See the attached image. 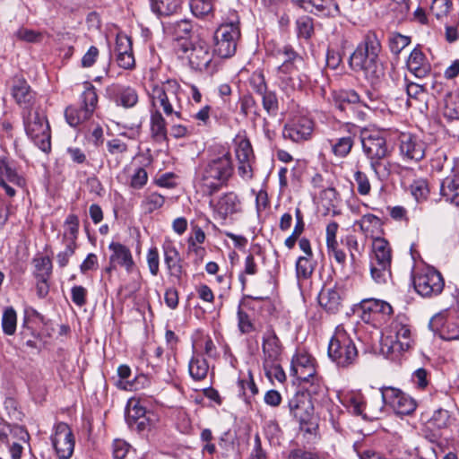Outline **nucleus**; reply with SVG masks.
<instances>
[{"instance_id":"1","label":"nucleus","mask_w":459,"mask_h":459,"mask_svg":"<svg viewBox=\"0 0 459 459\" xmlns=\"http://www.w3.org/2000/svg\"><path fill=\"white\" fill-rule=\"evenodd\" d=\"M381 51V41L376 31H367L349 57L350 68L362 73L372 85L378 83L385 76V67L380 59Z\"/></svg>"},{"instance_id":"2","label":"nucleus","mask_w":459,"mask_h":459,"mask_svg":"<svg viewBox=\"0 0 459 459\" xmlns=\"http://www.w3.org/2000/svg\"><path fill=\"white\" fill-rule=\"evenodd\" d=\"M233 170L230 152L222 149L211 154L196 171V181L203 194L212 196L226 186Z\"/></svg>"},{"instance_id":"3","label":"nucleus","mask_w":459,"mask_h":459,"mask_svg":"<svg viewBox=\"0 0 459 459\" xmlns=\"http://www.w3.org/2000/svg\"><path fill=\"white\" fill-rule=\"evenodd\" d=\"M361 144L376 177L381 181L388 179L394 164L387 160L391 151L384 134L379 131L366 130L361 134Z\"/></svg>"},{"instance_id":"4","label":"nucleus","mask_w":459,"mask_h":459,"mask_svg":"<svg viewBox=\"0 0 459 459\" xmlns=\"http://www.w3.org/2000/svg\"><path fill=\"white\" fill-rule=\"evenodd\" d=\"M327 353L330 359L341 368H348L357 361V347L342 325L335 328L328 344Z\"/></svg>"},{"instance_id":"5","label":"nucleus","mask_w":459,"mask_h":459,"mask_svg":"<svg viewBox=\"0 0 459 459\" xmlns=\"http://www.w3.org/2000/svg\"><path fill=\"white\" fill-rule=\"evenodd\" d=\"M180 85L176 80H167L160 84H153L149 96L153 109L162 108L167 117L176 116L180 118L178 91Z\"/></svg>"},{"instance_id":"6","label":"nucleus","mask_w":459,"mask_h":459,"mask_svg":"<svg viewBox=\"0 0 459 459\" xmlns=\"http://www.w3.org/2000/svg\"><path fill=\"white\" fill-rule=\"evenodd\" d=\"M411 277L415 290L424 298L439 295L445 286L441 273L423 260L420 264L413 265Z\"/></svg>"},{"instance_id":"7","label":"nucleus","mask_w":459,"mask_h":459,"mask_svg":"<svg viewBox=\"0 0 459 459\" xmlns=\"http://www.w3.org/2000/svg\"><path fill=\"white\" fill-rule=\"evenodd\" d=\"M182 50L189 52L188 64L193 70L212 74L217 71L219 59L213 50L211 51L209 43L204 39H196L193 42L182 44Z\"/></svg>"},{"instance_id":"8","label":"nucleus","mask_w":459,"mask_h":459,"mask_svg":"<svg viewBox=\"0 0 459 459\" xmlns=\"http://www.w3.org/2000/svg\"><path fill=\"white\" fill-rule=\"evenodd\" d=\"M26 134L45 153L51 151V132L46 115L41 110H28L23 113Z\"/></svg>"},{"instance_id":"9","label":"nucleus","mask_w":459,"mask_h":459,"mask_svg":"<svg viewBox=\"0 0 459 459\" xmlns=\"http://www.w3.org/2000/svg\"><path fill=\"white\" fill-rule=\"evenodd\" d=\"M377 399V407L371 410L375 415L381 414L385 405L392 407L395 413L400 415H409L417 407L416 402L411 396L391 386L382 387Z\"/></svg>"},{"instance_id":"10","label":"nucleus","mask_w":459,"mask_h":459,"mask_svg":"<svg viewBox=\"0 0 459 459\" xmlns=\"http://www.w3.org/2000/svg\"><path fill=\"white\" fill-rule=\"evenodd\" d=\"M240 37L238 21L221 24L214 32L213 52L217 58L231 57L237 50Z\"/></svg>"},{"instance_id":"11","label":"nucleus","mask_w":459,"mask_h":459,"mask_svg":"<svg viewBox=\"0 0 459 459\" xmlns=\"http://www.w3.org/2000/svg\"><path fill=\"white\" fill-rule=\"evenodd\" d=\"M80 100V107L71 105L65 110L66 122L73 127L88 120L93 114L98 103V95L94 86L90 83L87 84Z\"/></svg>"},{"instance_id":"12","label":"nucleus","mask_w":459,"mask_h":459,"mask_svg":"<svg viewBox=\"0 0 459 459\" xmlns=\"http://www.w3.org/2000/svg\"><path fill=\"white\" fill-rule=\"evenodd\" d=\"M14 186L23 188L26 179L22 173L17 161L6 156H0V187L4 190L8 197H14Z\"/></svg>"},{"instance_id":"13","label":"nucleus","mask_w":459,"mask_h":459,"mask_svg":"<svg viewBox=\"0 0 459 459\" xmlns=\"http://www.w3.org/2000/svg\"><path fill=\"white\" fill-rule=\"evenodd\" d=\"M413 342L411 326L400 319L390 325V333L382 341V347L387 352L400 354L409 350Z\"/></svg>"},{"instance_id":"14","label":"nucleus","mask_w":459,"mask_h":459,"mask_svg":"<svg viewBox=\"0 0 459 459\" xmlns=\"http://www.w3.org/2000/svg\"><path fill=\"white\" fill-rule=\"evenodd\" d=\"M52 446L59 459H70L74 449V437L65 422H58L54 429V434L51 437Z\"/></svg>"},{"instance_id":"15","label":"nucleus","mask_w":459,"mask_h":459,"mask_svg":"<svg viewBox=\"0 0 459 459\" xmlns=\"http://www.w3.org/2000/svg\"><path fill=\"white\" fill-rule=\"evenodd\" d=\"M303 63L292 62L281 64L277 67L276 76L283 90L295 91L303 87L307 76L299 71Z\"/></svg>"},{"instance_id":"16","label":"nucleus","mask_w":459,"mask_h":459,"mask_svg":"<svg viewBox=\"0 0 459 459\" xmlns=\"http://www.w3.org/2000/svg\"><path fill=\"white\" fill-rule=\"evenodd\" d=\"M210 206L216 216L223 221L242 211L241 201L234 192H227L221 195L216 202L210 201Z\"/></svg>"},{"instance_id":"17","label":"nucleus","mask_w":459,"mask_h":459,"mask_svg":"<svg viewBox=\"0 0 459 459\" xmlns=\"http://www.w3.org/2000/svg\"><path fill=\"white\" fill-rule=\"evenodd\" d=\"M400 153L403 159L419 161L425 156L426 144L411 134H402L399 138Z\"/></svg>"},{"instance_id":"18","label":"nucleus","mask_w":459,"mask_h":459,"mask_svg":"<svg viewBox=\"0 0 459 459\" xmlns=\"http://www.w3.org/2000/svg\"><path fill=\"white\" fill-rule=\"evenodd\" d=\"M313 128L314 123L310 118L300 117L284 126L282 135L285 139L299 143L307 140L312 134Z\"/></svg>"},{"instance_id":"19","label":"nucleus","mask_w":459,"mask_h":459,"mask_svg":"<svg viewBox=\"0 0 459 459\" xmlns=\"http://www.w3.org/2000/svg\"><path fill=\"white\" fill-rule=\"evenodd\" d=\"M290 371L300 382L309 381L316 374L315 359L307 353H297L292 358Z\"/></svg>"},{"instance_id":"20","label":"nucleus","mask_w":459,"mask_h":459,"mask_svg":"<svg viewBox=\"0 0 459 459\" xmlns=\"http://www.w3.org/2000/svg\"><path fill=\"white\" fill-rule=\"evenodd\" d=\"M290 414L300 424L307 423L311 416L313 407L305 393H296L289 401Z\"/></svg>"},{"instance_id":"21","label":"nucleus","mask_w":459,"mask_h":459,"mask_svg":"<svg viewBox=\"0 0 459 459\" xmlns=\"http://www.w3.org/2000/svg\"><path fill=\"white\" fill-rule=\"evenodd\" d=\"M263 363L272 365L273 362H279L281 356L282 346L273 329L267 330L263 336Z\"/></svg>"},{"instance_id":"22","label":"nucleus","mask_w":459,"mask_h":459,"mask_svg":"<svg viewBox=\"0 0 459 459\" xmlns=\"http://www.w3.org/2000/svg\"><path fill=\"white\" fill-rule=\"evenodd\" d=\"M440 195L446 202L459 207V171L452 169V173L440 184Z\"/></svg>"},{"instance_id":"23","label":"nucleus","mask_w":459,"mask_h":459,"mask_svg":"<svg viewBox=\"0 0 459 459\" xmlns=\"http://www.w3.org/2000/svg\"><path fill=\"white\" fill-rule=\"evenodd\" d=\"M406 65L409 71L418 78L426 77L431 71V65L419 46L411 52Z\"/></svg>"},{"instance_id":"24","label":"nucleus","mask_w":459,"mask_h":459,"mask_svg":"<svg viewBox=\"0 0 459 459\" xmlns=\"http://www.w3.org/2000/svg\"><path fill=\"white\" fill-rule=\"evenodd\" d=\"M345 405L356 415H362L364 418H377L379 414H373L371 410L377 405L368 404L359 393H351L344 398Z\"/></svg>"},{"instance_id":"25","label":"nucleus","mask_w":459,"mask_h":459,"mask_svg":"<svg viewBox=\"0 0 459 459\" xmlns=\"http://www.w3.org/2000/svg\"><path fill=\"white\" fill-rule=\"evenodd\" d=\"M362 309L364 313H368L372 316L373 320L380 319L385 321L393 314L392 306L379 299H368L362 301Z\"/></svg>"},{"instance_id":"26","label":"nucleus","mask_w":459,"mask_h":459,"mask_svg":"<svg viewBox=\"0 0 459 459\" xmlns=\"http://www.w3.org/2000/svg\"><path fill=\"white\" fill-rule=\"evenodd\" d=\"M318 302L326 312L336 314L342 307L341 291L334 288L323 289L318 295Z\"/></svg>"},{"instance_id":"27","label":"nucleus","mask_w":459,"mask_h":459,"mask_svg":"<svg viewBox=\"0 0 459 459\" xmlns=\"http://www.w3.org/2000/svg\"><path fill=\"white\" fill-rule=\"evenodd\" d=\"M12 95L19 105L27 108L33 100V92L30 85L22 76L16 75L13 78Z\"/></svg>"},{"instance_id":"28","label":"nucleus","mask_w":459,"mask_h":459,"mask_svg":"<svg viewBox=\"0 0 459 459\" xmlns=\"http://www.w3.org/2000/svg\"><path fill=\"white\" fill-rule=\"evenodd\" d=\"M146 409L138 401L130 402L126 411V421L131 428L144 430L148 425Z\"/></svg>"},{"instance_id":"29","label":"nucleus","mask_w":459,"mask_h":459,"mask_svg":"<svg viewBox=\"0 0 459 459\" xmlns=\"http://www.w3.org/2000/svg\"><path fill=\"white\" fill-rule=\"evenodd\" d=\"M369 271L373 281L378 284L391 279V260H370Z\"/></svg>"},{"instance_id":"30","label":"nucleus","mask_w":459,"mask_h":459,"mask_svg":"<svg viewBox=\"0 0 459 459\" xmlns=\"http://www.w3.org/2000/svg\"><path fill=\"white\" fill-rule=\"evenodd\" d=\"M354 225L359 226L361 232H363L367 237L375 238L382 231L381 220L371 213L363 215L360 220L355 222Z\"/></svg>"},{"instance_id":"31","label":"nucleus","mask_w":459,"mask_h":459,"mask_svg":"<svg viewBox=\"0 0 459 459\" xmlns=\"http://www.w3.org/2000/svg\"><path fill=\"white\" fill-rule=\"evenodd\" d=\"M115 100L117 105L124 108H132L138 102L136 91L130 86H114Z\"/></svg>"},{"instance_id":"32","label":"nucleus","mask_w":459,"mask_h":459,"mask_svg":"<svg viewBox=\"0 0 459 459\" xmlns=\"http://www.w3.org/2000/svg\"><path fill=\"white\" fill-rule=\"evenodd\" d=\"M151 133L152 138L157 142H162L167 139V123L160 109L152 111Z\"/></svg>"},{"instance_id":"33","label":"nucleus","mask_w":459,"mask_h":459,"mask_svg":"<svg viewBox=\"0 0 459 459\" xmlns=\"http://www.w3.org/2000/svg\"><path fill=\"white\" fill-rule=\"evenodd\" d=\"M209 371V365L205 359L200 355L192 357L188 363V372L195 381H202L206 378Z\"/></svg>"},{"instance_id":"34","label":"nucleus","mask_w":459,"mask_h":459,"mask_svg":"<svg viewBox=\"0 0 459 459\" xmlns=\"http://www.w3.org/2000/svg\"><path fill=\"white\" fill-rule=\"evenodd\" d=\"M297 38L308 41L315 33L314 19L308 15H302L295 21Z\"/></svg>"},{"instance_id":"35","label":"nucleus","mask_w":459,"mask_h":459,"mask_svg":"<svg viewBox=\"0 0 459 459\" xmlns=\"http://www.w3.org/2000/svg\"><path fill=\"white\" fill-rule=\"evenodd\" d=\"M332 152L338 158L348 156L354 144V136L351 134L330 141Z\"/></svg>"},{"instance_id":"36","label":"nucleus","mask_w":459,"mask_h":459,"mask_svg":"<svg viewBox=\"0 0 459 459\" xmlns=\"http://www.w3.org/2000/svg\"><path fill=\"white\" fill-rule=\"evenodd\" d=\"M181 7V0H153L151 8L160 16H169L176 13Z\"/></svg>"},{"instance_id":"37","label":"nucleus","mask_w":459,"mask_h":459,"mask_svg":"<svg viewBox=\"0 0 459 459\" xmlns=\"http://www.w3.org/2000/svg\"><path fill=\"white\" fill-rule=\"evenodd\" d=\"M443 113L450 120L459 119V91H455L446 93Z\"/></svg>"},{"instance_id":"38","label":"nucleus","mask_w":459,"mask_h":459,"mask_svg":"<svg viewBox=\"0 0 459 459\" xmlns=\"http://www.w3.org/2000/svg\"><path fill=\"white\" fill-rule=\"evenodd\" d=\"M338 223L335 221L330 222L326 227V245L329 251V256L333 255L334 258H345L346 255L342 251L337 250L338 242L336 239V233L338 230Z\"/></svg>"},{"instance_id":"39","label":"nucleus","mask_w":459,"mask_h":459,"mask_svg":"<svg viewBox=\"0 0 459 459\" xmlns=\"http://www.w3.org/2000/svg\"><path fill=\"white\" fill-rule=\"evenodd\" d=\"M410 36L403 35L399 32H392L389 36L388 44L390 51L394 55H399L407 46L411 44Z\"/></svg>"},{"instance_id":"40","label":"nucleus","mask_w":459,"mask_h":459,"mask_svg":"<svg viewBox=\"0 0 459 459\" xmlns=\"http://www.w3.org/2000/svg\"><path fill=\"white\" fill-rule=\"evenodd\" d=\"M300 384H303V389L306 391V395L308 399L309 397H320L325 395V387L316 377V374L314 377H310L309 381H301Z\"/></svg>"},{"instance_id":"41","label":"nucleus","mask_w":459,"mask_h":459,"mask_svg":"<svg viewBox=\"0 0 459 459\" xmlns=\"http://www.w3.org/2000/svg\"><path fill=\"white\" fill-rule=\"evenodd\" d=\"M165 203V197L156 192L146 193L142 202V206L146 212L152 213L161 208Z\"/></svg>"},{"instance_id":"42","label":"nucleus","mask_w":459,"mask_h":459,"mask_svg":"<svg viewBox=\"0 0 459 459\" xmlns=\"http://www.w3.org/2000/svg\"><path fill=\"white\" fill-rule=\"evenodd\" d=\"M17 314L13 307H8L4 310L2 316V328L5 334L13 335L16 331Z\"/></svg>"},{"instance_id":"43","label":"nucleus","mask_w":459,"mask_h":459,"mask_svg":"<svg viewBox=\"0 0 459 459\" xmlns=\"http://www.w3.org/2000/svg\"><path fill=\"white\" fill-rule=\"evenodd\" d=\"M264 109L269 116L274 117L279 110V100L275 91H267L260 95Z\"/></svg>"},{"instance_id":"44","label":"nucleus","mask_w":459,"mask_h":459,"mask_svg":"<svg viewBox=\"0 0 459 459\" xmlns=\"http://www.w3.org/2000/svg\"><path fill=\"white\" fill-rule=\"evenodd\" d=\"M205 239V234L204 230L197 226H194L192 229V234L189 238V250H194L195 255L203 257L204 256V249L198 247L199 244L204 243Z\"/></svg>"},{"instance_id":"45","label":"nucleus","mask_w":459,"mask_h":459,"mask_svg":"<svg viewBox=\"0 0 459 459\" xmlns=\"http://www.w3.org/2000/svg\"><path fill=\"white\" fill-rule=\"evenodd\" d=\"M169 30L176 39H183L190 37L193 25L187 20H180L172 23Z\"/></svg>"},{"instance_id":"46","label":"nucleus","mask_w":459,"mask_h":459,"mask_svg":"<svg viewBox=\"0 0 459 459\" xmlns=\"http://www.w3.org/2000/svg\"><path fill=\"white\" fill-rule=\"evenodd\" d=\"M236 156L238 162L255 160L253 148L249 140L242 139L238 142L236 148Z\"/></svg>"},{"instance_id":"47","label":"nucleus","mask_w":459,"mask_h":459,"mask_svg":"<svg viewBox=\"0 0 459 459\" xmlns=\"http://www.w3.org/2000/svg\"><path fill=\"white\" fill-rule=\"evenodd\" d=\"M52 260H33V274L37 280H49L52 273Z\"/></svg>"},{"instance_id":"48","label":"nucleus","mask_w":459,"mask_h":459,"mask_svg":"<svg viewBox=\"0 0 459 459\" xmlns=\"http://www.w3.org/2000/svg\"><path fill=\"white\" fill-rule=\"evenodd\" d=\"M411 193L418 202L426 200L429 193L428 181L424 178L415 179L411 185Z\"/></svg>"},{"instance_id":"49","label":"nucleus","mask_w":459,"mask_h":459,"mask_svg":"<svg viewBox=\"0 0 459 459\" xmlns=\"http://www.w3.org/2000/svg\"><path fill=\"white\" fill-rule=\"evenodd\" d=\"M372 250L375 258H391V247L389 243L378 236L373 238Z\"/></svg>"},{"instance_id":"50","label":"nucleus","mask_w":459,"mask_h":459,"mask_svg":"<svg viewBox=\"0 0 459 459\" xmlns=\"http://www.w3.org/2000/svg\"><path fill=\"white\" fill-rule=\"evenodd\" d=\"M276 56L282 58V64L292 62L304 63L302 56L290 45H284L278 48Z\"/></svg>"},{"instance_id":"51","label":"nucleus","mask_w":459,"mask_h":459,"mask_svg":"<svg viewBox=\"0 0 459 459\" xmlns=\"http://www.w3.org/2000/svg\"><path fill=\"white\" fill-rule=\"evenodd\" d=\"M429 423L439 429H446L451 424V415L448 411L438 409L434 411Z\"/></svg>"},{"instance_id":"52","label":"nucleus","mask_w":459,"mask_h":459,"mask_svg":"<svg viewBox=\"0 0 459 459\" xmlns=\"http://www.w3.org/2000/svg\"><path fill=\"white\" fill-rule=\"evenodd\" d=\"M316 265V260H297L296 273L299 280L307 279L311 276Z\"/></svg>"},{"instance_id":"53","label":"nucleus","mask_w":459,"mask_h":459,"mask_svg":"<svg viewBox=\"0 0 459 459\" xmlns=\"http://www.w3.org/2000/svg\"><path fill=\"white\" fill-rule=\"evenodd\" d=\"M238 326L241 333L248 334L255 331V325L249 315L240 307L238 310Z\"/></svg>"},{"instance_id":"54","label":"nucleus","mask_w":459,"mask_h":459,"mask_svg":"<svg viewBox=\"0 0 459 459\" xmlns=\"http://www.w3.org/2000/svg\"><path fill=\"white\" fill-rule=\"evenodd\" d=\"M107 150L110 155L116 156L117 160H118L127 152L128 146L121 139L114 138L107 142Z\"/></svg>"},{"instance_id":"55","label":"nucleus","mask_w":459,"mask_h":459,"mask_svg":"<svg viewBox=\"0 0 459 459\" xmlns=\"http://www.w3.org/2000/svg\"><path fill=\"white\" fill-rule=\"evenodd\" d=\"M65 237L66 239H73L75 241L79 231V219L75 214H69L65 221Z\"/></svg>"},{"instance_id":"56","label":"nucleus","mask_w":459,"mask_h":459,"mask_svg":"<svg viewBox=\"0 0 459 459\" xmlns=\"http://www.w3.org/2000/svg\"><path fill=\"white\" fill-rule=\"evenodd\" d=\"M406 93L408 96V105H411V100H423V98L426 94L425 89L422 85H420L415 82H408L406 84Z\"/></svg>"},{"instance_id":"57","label":"nucleus","mask_w":459,"mask_h":459,"mask_svg":"<svg viewBox=\"0 0 459 459\" xmlns=\"http://www.w3.org/2000/svg\"><path fill=\"white\" fill-rule=\"evenodd\" d=\"M250 85L253 91L261 95L269 91L264 75L262 72H255L250 77Z\"/></svg>"},{"instance_id":"58","label":"nucleus","mask_w":459,"mask_h":459,"mask_svg":"<svg viewBox=\"0 0 459 459\" xmlns=\"http://www.w3.org/2000/svg\"><path fill=\"white\" fill-rule=\"evenodd\" d=\"M190 8L194 15L202 17L212 12V5L209 0H192Z\"/></svg>"},{"instance_id":"59","label":"nucleus","mask_w":459,"mask_h":459,"mask_svg":"<svg viewBox=\"0 0 459 459\" xmlns=\"http://www.w3.org/2000/svg\"><path fill=\"white\" fill-rule=\"evenodd\" d=\"M446 311L437 313L430 319L429 325L432 331H449V321L446 318Z\"/></svg>"},{"instance_id":"60","label":"nucleus","mask_w":459,"mask_h":459,"mask_svg":"<svg viewBox=\"0 0 459 459\" xmlns=\"http://www.w3.org/2000/svg\"><path fill=\"white\" fill-rule=\"evenodd\" d=\"M354 180L357 184L358 193L361 195H367L370 193L371 185L368 176L362 171H356Z\"/></svg>"},{"instance_id":"61","label":"nucleus","mask_w":459,"mask_h":459,"mask_svg":"<svg viewBox=\"0 0 459 459\" xmlns=\"http://www.w3.org/2000/svg\"><path fill=\"white\" fill-rule=\"evenodd\" d=\"M240 112L245 116L248 117L250 114L258 116L256 111L257 104L255 99L251 95H244L240 98Z\"/></svg>"},{"instance_id":"62","label":"nucleus","mask_w":459,"mask_h":459,"mask_svg":"<svg viewBox=\"0 0 459 459\" xmlns=\"http://www.w3.org/2000/svg\"><path fill=\"white\" fill-rule=\"evenodd\" d=\"M265 375L269 378H275L279 382L282 383L286 379L285 373L282 368L279 365V362H273L272 365L263 363Z\"/></svg>"},{"instance_id":"63","label":"nucleus","mask_w":459,"mask_h":459,"mask_svg":"<svg viewBox=\"0 0 459 459\" xmlns=\"http://www.w3.org/2000/svg\"><path fill=\"white\" fill-rule=\"evenodd\" d=\"M115 52L116 56L133 52L131 39L125 34H117Z\"/></svg>"},{"instance_id":"64","label":"nucleus","mask_w":459,"mask_h":459,"mask_svg":"<svg viewBox=\"0 0 459 459\" xmlns=\"http://www.w3.org/2000/svg\"><path fill=\"white\" fill-rule=\"evenodd\" d=\"M147 180V171L143 168L139 167L131 177L130 186L134 189H140L146 185Z\"/></svg>"}]
</instances>
